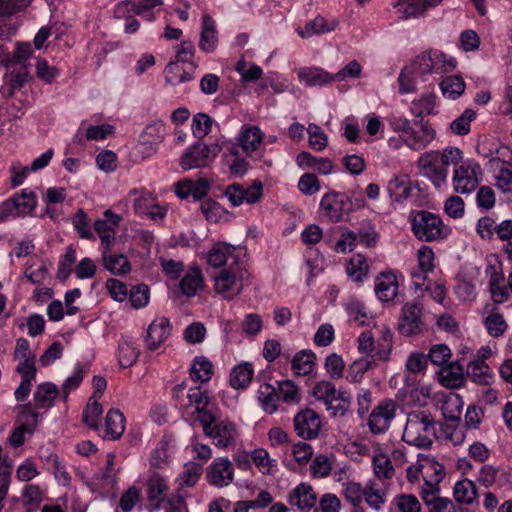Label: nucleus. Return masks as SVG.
<instances>
[{"instance_id":"nucleus-1","label":"nucleus","mask_w":512,"mask_h":512,"mask_svg":"<svg viewBox=\"0 0 512 512\" xmlns=\"http://www.w3.org/2000/svg\"><path fill=\"white\" fill-rule=\"evenodd\" d=\"M455 146L441 150L423 152L416 161L420 176L427 179L435 190L444 192L448 189L449 167L453 164Z\"/></svg>"},{"instance_id":"nucleus-2","label":"nucleus","mask_w":512,"mask_h":512,"mask_svg":"<svg viewBox=\"0 0 512 512\" xmlns=\"http://www.w3.org/2000/svg\"><path fill=\"white\" fill-rule=\"evenodd\" d=\"M451 184L454 193L469 195L481 184L484 170L474 158H465L464 152L455 146L453 155Z\"/></svg>"},{"instance_id":"nucleus-3","label":"nucleus","mask_w":512,"mask_h":512,"mask_svg":"<svg viewBox=\"0 0 512 512\" xmlns=\"http://www.w3.org/2000/svg\"><path fill=\"white\" fill-rule=\"evenodd\" d=\"M436 437V426L426 411H415L407 415L402 439L418 448H429Z\"/></svg>"},{"instance_id":"nucleus-4","label":"nucleus","mask_w":512,"mask_h":512,"mask_svg":"<svg viewBox=\"0 0 512 512\" xmlns=\"http://www.w3.org/2000/svg\"><path fill=\"white\" fill-rule=\"evenodd\" d=\"M409 221L414 236L424 242L442 241L449 237L451 229L436 213L417 210L410 214Z\"/></svg>"},{"instance_id":"nucleus-5","label":"nucleus","mask_w":512,"mask_h":512,"mask_svg":"<svg viewBox=\"0 0 512 512\" xmlns=\"http://www.w3.org/2000/svg\"><path fill=\"white\" fill-rule=\"evenodd\" d=\"M248 277L244 263L223 268L212 277L214 291L224 299H234L242 292Z\"/></svg>"},{"instance_id":"nucleus-6","label":"nucleus","mask_w":512,"mask_h":512,"mask_svg":"<svg viewBox=\"0 0 512 512\" xmlns=\"http://www.w3.org/2000/svg\"><path fill=\"white\" fill-rule=\"evenodd\" d=\"M312 395L323 402L326 410L332 417H343L350 409V396L336 388L329 380H320L315 383Z\"/></svg>"},{"instance_id":"nucleus-7","label":"nucleus","mask_w":512,"mask_h":512,"mask_svg":"<svg viewBox=\"0 0 512 512\" xmlns=\"http://www.w3.org/2000/svg\"><path fill=\"white\" fill-rule=\"evenodd\" d=\"M203 432L220 448L233 446L238 437L236 425L228 420L215 421L213 414H205L202 419Z\"/></svg>"},{"instance_id":"nucleus-8","label":"nucleus","mask_w":512,"mask_h":512,"mask_svg":"<svg viewBox=\"0 0 512 512\" xmlns=\"http://www.w3.org/2000/svg\"><path fill=\"white\" fill-rule=\"evenodd\" d=\"M414 65L419 75L426 76L450 73L456 68L457 63L453 57H449L441 51L430 50L420 54Z\"/></svg>"},{"instance_id":"nucleus-9","label":"nucleus","mask_w":512,"mask_h":512,"mask_svg":"<svg viewBox=\"0 0 512 512\" xmlns=\"http://www.w3.org/2000/svg\"><path fill=\"white\" fill-rule=\"evenodd\" d=\"M220 151L221 147L218 144L196 143L185 150L180 159V165L184 170L206 167L217 157Z\"/></svg>"},{"instance_id":"nucleus-10","label":"nucleus","mask_w":512,"mask_h":512,"mask_svg":"<svg viewBox=\"0 0 512 512\" xmlns=\"http://www.w3.org/2000/svg\"><path fill=\"white\" fill-rule=\"evenodd\" d=\"M243 249L239 246H232L226 242L213 244L206 253V261L210 267L226 268L232 265L244 263L241 260Z\"/></svg>"},{"instance_id":"nucleus-11","label":"nucleus","mask_w":512,"mask_h":512,"mask_svg":"<svg viewBox=\"0 0 512 512\" xmlns=\"http://www.w3.org/2000/svg\"><path fill=\"white\" fill-rule=\"evenodd\" d=\"M350 201L346 194L328 192L321 198L319 211L332 222H339L349 210Z\"/></svg>"},{"instance_id":"nucleus-12","label":"nucleus","mask_w":512,"mask_h":512,"mask_svg":"<svg viewBox=\"0 0 512 512\" xmlns=\"http://www.w3.org/2000/svg\"><path fill=\"white\" fill-rule=\"evenodd\" d=\"M397 405L392 400L380 402L370 413L368 426L373 434L385 433L396 415Z\"/></svg>"},{"instance_id":"nucleus-13","label":"nucleus","mask_w":512,"mask_h":512,"mask_svg":"<svg viewBox=\"0 0 512 512\" xmlns=\"http://www.w3.org/2000/svg\"><path fill=\"white\" fill-rule=\"evenodd\" d=\"M294 428L301 438L314 439L321 432L322 419L313 409L305 408L295 415Z\"/></svg>"},{"instance_id":"nucleus-14","label":"nucleus","mask_w":512,"mask_h":512,"mask_svg":"<svg viewBox=\"0 0 512 512\" xmlns=\"http://www.w3.org/2000/svg\"><path fill=\"white\" fill-rule=\"evenodd\" d=\"M443 0H393L392 7L400 19H415L440 5Z\"/></svg>"},{"instance_id":"nucleus-15","label":"nucleus","mask_w":512,"mask_h":512,"mask_svg":"<svg viewBox=\"0 0 512 512\" xmlns=\"http://www.w3.org/2000/svg\"><path fill=\"white\" fill-rule=\"evenodd\" d=\"M234 479L232 462L227 457H218L208 466L206 471L207 482L215 487H226Z\"/></svg>"},{"instance_id":"nucleus-16","label":"nucleus","mask_w":512,"mask_h":512,"mask_svg":"<svg viewBox=\"0 0 512 512\" xmlns=\"http://www.w3.org/2000/svg\"><path fill=\"white\" fill-rule=\"evenodd\" d=\"M171 324L168 318L157 316L150 323L144 336V344L147 350H158L171 334Z\"/></svg>"},{"instance_id":"nucleus-17","label":"nucleus","mask_w":512,"mask_h":512,"mask_svg":"<svg viewBox=\"0 0 512 512\" xmlns=\"http://www.w3.org/2000/svg\"><path fill=\"white\" fill-rule=\"evenodd\" d=\"M404 136L407 148L418 152L425 150L436 139L437 132L429 121L421 120L418 129L412 125Z\"/></svg>"},{"instance_id":"nucleus-18","label":"nucleus","mask_w":512,"mask_h":512,"mask_svg":"<svg viewBox=\"0 0 512 512\" xmlns=\"http://www.w3.org/2000/svg\"><path fill=\"white\" fill-rule=\"evenodd\" d=\"M162 5L163 0H127L117 4L115 14L122 17L125 11H131L148 21H153L156 11H159Z\"/></svg>"},{"instance_id":"nucleus-19","label":"nucleus","mask_w":512,"mask_h":512,"mask_svg":"<svg viewBox=\"0 0 512 512\" xmlns=\"http://www.w3.org/2000/svg\"><path fill=\"white\" fill-rule=\"evenodd\" d=\"M121 216L110 210L105 211L103 218L94 222V230L101 240L102 249L112 248L116 241V230Z\"/></svg>"},{"instance_id":"nucleus-20","label":"nucleus","mask_w":512,"mask_h":512,"mask_svg":"<svg viewBox=\"0 0 512 512\" xmlns=\"http://www.w3.org/2000/svg\"><path fill=\"white\" fill-rule=\"evenodd\" d=\"M14 360L17 362L16 371L21 376L36 377V356L30 349L29 342L19 338L14 350Z\"/></svg>"},{"instance_id":"nucleus-21","label":"nucleus","mask_w":512,"mask_h":512,"mask_svg":"<svg viewBox=\"0 0 512 512\" xmlns=\"http://www.w3.org/2000/svg\"><path fill=\"white\" fill-rule=\"evenodd\" d=\"M264 140V133L257 126L243 125L236 138L235 144L238 149L241 148L246 157H251L252 154L260 148Z\"/></svg>"},{"instance_id":"nucleus-22","label":"nucleus","mask_w":512,"mask_h":512,"mask_svg":"<svg viewBox=\"0 0 512 512\" xmlns=\"http://www.w3.org/2000/svg\"><path fill=\"white\" fill-rule=\"evenodd\" d=\"M126 428V418L124 414L116 408L108 410L104 425H99L98 434L106 440H118L123 435Z\"/></svg>"},{"instance_id":"nucleus-23","label":"nucleus","mask_w":512,"mask_h":512,"mask_svg":"<svg viewBox=\"0 0 512 512\" xmlns=\"http://www.w3.org/2000/svg\"><path fill=\"white\" fill-rule=\"evenodd\" d=\"M224 148L225 151L222 155L224 166L232 177H243L249 169V162L240 154L233 141L225 142Z\"/></svg>"},{"instance_id":"nucleus-24","label":"nucleus","mask_w":512,"mask_h":512,"mask_svg":"<svg viewBox=\"0 0 512 512\" xmlns=\"http://www.w3.org/2000/svg\"><path fill=\"white\" fill-rule=\"evenodd\" d=\"M418 271H412L411 277L416 288H422L427 280V273L435 268V253L429 246H421L416 253Z\"/></svg>"},{"instance_id":"nucleus-25","label":"nucleus","mask_w":512,"mask_h":512,"mask_svg":"<svg viewBox=\"0 0 512 512\" xmlns=\"http://www.w3.org/2000/svg\"><path fill=\"white\" fill-rule=\"evenodd\" d=\"M421 307L416 303H406L402 308L398 328L401 334L410 336L421 331Z\"/></svg>"},{"instance_id":"nucleus-26","label":"nucleus","mask_w":512,"mask_h":512,"mask_svg":"<svg viewBox=\"0 0 512 512\" xmlns=\"http://www.w3.org/2000/svg\"><path fill=\"white\" fill-rule=\"evenodd\" d=\"M399 275L392 271L380 273L374 281V291L377 298L382 302H389L395 299L399 288Z\"/></svg>"},{"instance_id":"nucleus-27","label":"nucleus","mask_w":512,"mask_h":512,"mask_svg":"<svg viewBox=\"0 0 512 512\" xmlns=\"http://www.w3.org/2000/svg\"><path fill=\"white\" fill-rule=\"evenodd\" d=\"M479 271L477 268H471L459 274L454 292L457 298L466 303L473 302L477 297V277Z\"/></svg>"},{"instance_id":"nucleus-28","label":"nucleus","mask_w":512,"mask_h":512,"mask_svg":"<svg viewBox=\"0 0 512 512\" xmlns=\"http://www.w3.org/2000/svg\"><path fill=\"white\" fill-rule=\"evenodd\" d=\"M422 488L427 490H439L438 485L443 478V466L432 456L421 454Z\"/></svg>"},{"instance_id":"nucleus-29","label":"nucleus","mask_w":512,"mask_h":512,"mask_svg":"<svg viewBox=\"0 0 512 512\" xmlns=\"http://www.w3.org/2000/svg\"><path fill=\"white\" fill-rule=\"evenodd\" d=\"M371 467L375 478L383 484L394 477L395 470L390 457L380 445H377L373 450Z\"/></svg>"},{"instance_id":"nucleus-30","label":"nucleus","mask_w":512,"mask_h":512,"mask_svg":"<svg viewBox=\"0 0 512 512\" xmlns=\"http://www.w3.org/2000/svg\"><path fill=\"white\" fill-rule=\"evenodd\" d=\"M409 112L416 118L423 119L425 116H434L438 114V97L433 91L421 93L412 100Z\"/></svg>"},{"instance_id":"nucleus-31","label":"nucleus","mask_w":512,"mask_h":512,"mask_svg":"<svg viewBox=\"0 0 512 512\" xmlns=\"http://www.w3.org/2000/svg\"><path fill=\"white\" fill-rule=\"evenodd\" d=\"M439 383L450 389H457L465 383L464 367L459 362H450L437 372Z\"/></svg>"},{"instance_id":"nucleus-32","label":"nucleus","mask_w":512,"mask_h":512,"mask_svg":"<svg viewBox=\"0 0 512 512\" xmlns=\"http://www.w3.org/2000/svg\"><path fill=\"white\" fill-rule=\"evenodd\" d=\"M289 502L302 512H310L317 505V496L310 484L300 483L293 489Z\"/></svg>"},{"instance_id":"nucleus-33","label":"nucleus","mask_w":512,"mask_h":512,"mask_svg":"<svg viewBox=\"0 0 512 512\" xmlns=\"http://www.w3.org/2000/svg\"><path fill=\"white\" fill-rule=\"evenodd\" d=\"M259 407L269 415L275 414L280 407V396L277 387L270 383H261L256 391Z\"/></svg>"},{"instance_id":"nucleus-34","label":"nucleus","mask_w":512,"mask_h":512,"mask_svg":"<svg viewBox=\"0 0 512 512\" xmlns=\"http://www.w3.org/2000/svg\"><path fill=\"white\" fill-rule=\"evenodd\" d=\"M297 77L307 87L325 86L333 82L332 74L317 66L299 68Z\"/></svg>"},{"instance_id":"nucleus-35","label":"nucleus","mask_w":512,"mask_h":512,"mask_svg":"<svg viewBox=\"0 0 512 512\" xmlns=\"http://www.w3.org/2000/svg\"><path fill=\"white\" fill-rule=\"evenodd\" d=\"M372 334L377 343V359L385 361L389 358L393 347V334L385 323H375Z\"/></svg>"},{"instance_id":"nucleus-36","label":"nucleus","mask_w":512,"mask_h":512,"mask_svg":"<svg viewBox=\"0 0 512 512\" xmlns=\"http://www.w3.org/2000/svg\"><path fill=\"white\" fill-rule=\"evenodd\" d=\"M204 286V276L199 266H190L183 274L179 282L181 293L187 297L196 295L199 289Z\"/></svg>"},{"instance_id":"nucleus-37","label":"nucleus","mask_w":512,"mask_h":512,"mask_svg":"<svg viewBox=\"0 0 512 512\" xmlns=\"http://www.w3.org/2000/svg\"><path fill=\"white\" fill-rule=\"evenodd\" d=\"M363 500L372 510L376 512L382 511L387 502V490L375 479H369L365 483Z\"/></svg>"},{"instance_id":"nucleus-38","label":"nucleus","mask_w":512,"mask_h":512,"mask_svg":"<svg viewBox=\"0 0 512 512\" xmlns=\"http://www.w3.org/2000/svg\"><path fill=\"white\" fill-rule=\"evenodd\" d=\"M413 185L407 175H397L390 179L386 185V191L392 201L404 202L412 193Z\"/></svg>"},{"instance_id":"nucleus-39","label":"nucleus","mask_w":512,"mask_h":512,"mask_svg":"<svg viewBox=\"0 0 512 512\" xmlns=\"http://www.w3.org/2000/svg\"><path fill=\"white\" fill-rule=\"evenodd\" d=\"M113 130V126L109 124L86 127V123L82 122L74 135V142L77 144H83L85 140H104L113 133Z\"/></svg>"},{"instance_id":"nucleus-40","label":"nucleus","mask_w":512,"mask_h":512,"mask_svg":"<svg viewBox=\"0 0 512 512\" xmlns=\"http://www.w3.org/2000/svg\"><path fill=\"white\" fill-rule=\"evenodd\" d=\"M187 399L189 406L186 407L187 413H196L197 418L202 424V419L205 414H212L207 410L209 405V395L207 391H203L199 387L189 389L187 393Z\"/></svg>"},{"instance_id":"nucleus-41","label":"nucleus","mask_w":512,"mask_h":512,"mask_svg":"<svg viewBox=\"0 0 512 512\" xmlns=\"http://www.w3.org/2000/svg\"><path fill=\"white\" fill-rule=\"evenodd\" d=\"M116 357L122 368L131 367L139 357L136 340L132 337H122L118 343Z\"/></svg>"},{"instance_id":"nucleus-42","label":"nucleus","mask_w":512,"mask_h":512,"mask_svg":"<svg viewBox=\"0 0 512 512\" xmlns=\"http://www.w3.org/2000/svg\"><path fill=\"white\" fill-rule=\"evenodd\" d=\"M194 71L191 66L172 59L165 67V80L170 85H178L193 79Z\"/></svg>"},{"instance_id":"nucleus-43","label":"nucleus","mask_w":512,"mask_h":512,"mask_svg":"<svg viewBox=\"0 0 512 512\" xmlns=\"http://www.w3.org/2000/svg\"><path fill=\"white\" fill-rule=\"evenodd\" d=\"M218 44V33L215 22L208 14L202 17L201 36L199 40V48L206 52H213Z\"/></svg>"},{"instance_id":"nucleus-44","label":"nucleus","mask_w":512,"mask_h":512,"mask_svg":"<svg viewBox=\"0 0 512 512\" xmlns=\"http://www.w3.org/2000/svg\"><path fill=\"white\" fill-rule=\"evenodd\" d=\"M467 376L476 384L490 386L495 381V375L488 363L472 359L467 364Z\"/></svg>"},{"instance_id":"nucleus-45","label":"nucleus","mask_w":512,"mask_h":512,"mask_svg":"<svg viewBox=\"0 0 512 512\" xmlns=\"http://www.w3.org/2000/svg\"><path fill=\"white\" fill-rule=\"evenodd\" d=\"M112 248L102 249V262L104 268L113 275H124L131 269L130 263L125 255L114 254Z\"/></svg>"},{"instance_id":"nucleus-46","label":"nucleus","mask_w":512,"mask_h":512,"mask_svg":"<svg viewBox=\"0 0 512 512\" xmlns=\"http://www.w3.org/2000/svg\"><path fill=\"white\" fill-rule=\"evenodd\" d=\"M338 26L335 19L327 20L322 16H317L308 22L304 28H298L297 33L302 38H309L314 35H320L331 32Z\"/></svg>"},{"instance_id":"nucleus-47","label":"nucleus","mask_w":512,"mask_h":512,"mask_svg":"<svg viewBox=\"0 0 512 512\" xmlns=\"http://www.w3.org/2000/svg\"><path fill=\"white\" fill-rule=\"evenodd\" d=\"M254 367L250 362L235 365L230 372L229 382L234 389H246L252 382Z\"/></svg>"},{"instance_id":"nucleus-48","label":"nucleus","mask_w":512,"mask_h":512,"mask_svg":"<svg viewBox=\"0 0 512 512\" xmlns=\"http://www.w3.org/2000/svg\"><path fill=\"white\" fill-rule=\"evenodd\" d=\"M58 394L59 389L55 384L51 382H44L39 384L33 394L36 408H51Z\"/></svg>"},{"instance_id":"nucleus-49","label":"nucleus","mask_w":512,"mask_h":512,"mask_svg":"<svg viewBox=\"0 0 512 512\" xmlns=\"http://www.w3.org/2000/svg\"><path fill=\"white\" fill-rule=\"evenodd\" d=\"M439 88L444 98L457 100L464 93L466 84L461 76L451 75L441 79Z\"/></svg>"},{"instance_id":"nucleus-50","label":"nucleus","mask_w":512,"mask_h":512,"mask_svg":"<svg viewBox=\"0 0 512 512\" xmlns=\"http://www.w3.org/2000/svg\"><path fill=\"white\" fill-rule=\"evenodd\" d=\"M344 308L350 321L362 326L370 324L372 314L361 300L357 298H350L344 304Z\"/></svg>"},{"instance_id":"nucleus-51","label":"nucleus","mask_w":512,"mask_h":512,"mask_svg":"<svg viewBox=\"0 0 512 512\" xmlns=\"http://www.w3.org/2000/svg\"><path fill=\"white\" fill-rule=\"evenodd\" d=\"M316 355L311 350L297 352L291 360V369L297 376L309 375L315 367Z\"/></svg>"},{"instance_id":"nucleus-52","label":"nucleus","mask_w":512,"mask_h":512,"mask_svg":"<svg viewBox=\"0 0 512 512\" xmlns=\"http://www.w3.org/2000/svg\"><path fill=\"white\" fill-rule=\"evenodd\" d=\"M369 265L362 254L353 255L346 265V274L350 280L362 283L368 276Z\"/></svg>"},{"instance_id":"nucleus-53","label":"nucleus","mask_w":512,"mask_h":512,"mask_svg":"<svg viewBox=\"0 0 512 512\" xmlns=\"http://www.w3.org/2000/svg\"><path fill=\"white\" fill-rule=\"evenodd\" d=\"M453 496L456 502L470 505L477 499L475 483L467 478L458 480L453 487Z\"/></svg>"},{"instance_id":"nucleus-54","label":"nucleus","mask_w":512,"mask_h":512,"mask_svg":"<svg viewBox=\"0 0 512 512\" xmlns=\"http://www.w3.org/2000/svg\"><path fill=\"white\" fill-rule=\"evenodd\" d=\"M214 369L211 361L205 356H196L190 366V377L195 382H208Z\"/></svg>"},{"instance_id":"nucleus-55","label":"nucleus","mask_w":512,"mask_h":512,"mask_svg":"<svg viewBox=\"0 0 512 512\" xmlns=\"http://www.w3.org/2000/svg\"><path fill=\"white\" fill-rule=\"evenodd\" d=\"M464 407V401L462 397L457 393L447 394L441 404L442 415L451 421H458L460 419L462 410Z\"/></svg>"},{"instance_id":"nucleus-56","label":"nucleus","mask_w":512,"mask_h":512,"mask_svg":"<svg viewBox=\"0 0 512 512\" xmlns=\"http://www.w3.org/2000/svg\"><path fill=\"white\" fill-rule=\"evenodd\" d=\"M128 197L133 202L135 211L142 215L150 211V209H153L157 202L154 195L144 189H131L128 193Z\"/></svg>"},{"instance_id":"nucleus-57","label":"nucleus","mask_w":512,"mask_h":512,"mask_svg":"<svg viewBox=\"0 0 512 512\" xmlns=\"http://www.w3.org/2000/svg\"><path fill=\"white\" fill-rule=\"evenodd\" d=\"M251 460L262 474L273 475L278 470L276 459L272 458L264 448H257L251 452Z\"/></svg>"},{"instance_id":"nucleus-58","label":"nucleus","mask_w":512,"mask_h":512,"mask_svg":"<svg viewBox=\"0 0 512 512\" xmlns=\"http://www.w3.org/2000/svg\"><path fill=\"white\" fill-rule=\"evenodd\" d=\"M171 453L172 441L170 438L163 437L151 452L150 465L154 468L165 467L169 463Z\"/></svg>"},{"instance_id":"nucleus-59","label":"nucleus","mask_w":512,"mask_h":512,"mask_svg":"<svg viewBox=\"0 0 512 512\" xmlns=\"http://www.w3.org/2000/svg\"><path fill=\"white\" fill-rule=\"evenodd\" d=\"M147 488L148 499L156 504L165 499L168 491L166 479L157 473L150 475L147 481Z\"/></svg>"},{"instance_id":"nucleus-60","label":"nucleus","mask_w":512,"mask_h":512,"mask_svg":"<svg viewBox=\"0 0 512 512\" xmlns=\"http://www.w3.org/2000/svg\"><path fill=\"white\" fill-rule=\"evenodd\" d=\"M32 55V47L29 43H22L18 44L16 51L13 55V57L10 59V63H15L16 65H19L20 68L23 70L16 79V82L21 85L24 81H26L28 77L27 72V66H28V60L30 59Z\"/></svg>"},{"instance_id":"nucleus-61","label":"nucleus","mask_w":512,"mask_h":512,"mask_svg":"<svg viewBox=\"0 0 512 512\" xmlns=\"http://www.w3.org/2000/svg\"><path fill=\"white\" fill-rule=\"evenodd\" d=\"M66 199V190L62 187H49L42 196V201L46 205V213L50 218L55 219L59 216L55 209L56 204L64 202Z\"/></svg>"},{"instance_id":"nucleus-62","label":"nucleus","mask_w":512,"mask_h":512,"mask_svg":"<svg viewBox=\"0 0 512 512\" xmlns=\"http://www.w3.org/2000/svg\"><path fill=\"white\" fill-rule=\"evenodd\" d=\"M277 390L280 401L287 404H299L301 401V393L299 386L292 380H280L277 382Z\"/></svg>"},{"instance_id":"nucleus-63","label":"nucleus","mask_w":512,"mask_h":512,"mask_svg":"<svg viewBox=\"0 0 512 512\" xmlns=\"http://www.w3.org/2000/svg\"><path fill=\"white\" fill-rule=\"evenodd\" d=\"M103 413L102 405L99 403V400L96 397H90L88 403L83 410V422L94 430L99 429V417Z\"/></svg>"},{"instance_id":"nucleus-64","label":"nucleus","mask_w":512,"mask_h":512,"mask_svg":"<svg viewBox=\"0 0 512 512\" xmlns=\"http://www.w3.org/2000/svg\"><path fill=\"white\" fill-rule=\"evenodd\" d=\"M13 205L16 208V212L21 215L30 214L37 205V199L32 191L22 189L19 194H16L13 198Z\"/></svg>"}]
</instances>
